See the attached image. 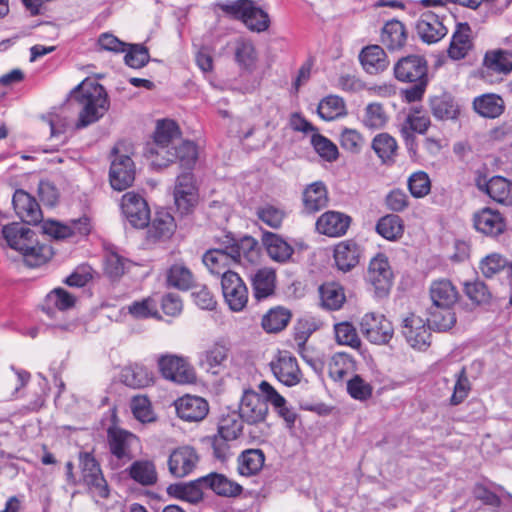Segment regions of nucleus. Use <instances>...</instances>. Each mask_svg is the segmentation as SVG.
Returning a JSON list of instances; mask_svg holds the SVG:
<instances>
[{"label":"nucleus","mask_w":512,"mask_h":512,"mask_svg":"<svg viewBox=\"0 0 512 512\" xmlns=\"http://www.w3.org/2000/svg\"><path fill=\"white\" fill-rule=\"evenodd\" d=\"M71 97L82 107L75 124L76 129L85 128L99 121L110 106L105 88L98 83L79 84L71 91Z\"/></svg>","instance_id":"obj_1"},{"label":"nucleus","mask_w":512,"mask_h":512,"mask_svg":"<svg viewBox=\"0 0 512 512\" xmlns=\"http://www.w3.org/2000/svg\"><path fill=\"white\" fill-rule=\"evenodd\" d=\"M2 234L12 249L23 254L25 262L30 267L46 263L52 255L50 246L33 245L34 232L19 223L5 225Z\"/></svg>","instance_id":"obj_2"},{"label":"nucleus","mask_w":512,"mask_h":512,"mask_svg":"<svg viewBox=\"0 0 512 512\" xmlns=\"http://www.w3.org/2000/svg\"><path fill=\"white\" fill-rule=\"evenodd\" d=\"M218 6L225 14L243 22L252 32L261 33L270 26L268 13L256 6L253 0L228 1Z\"/></svg>","instance_id":"obj_3"},{"label":"nucleus","mask_w":512,"mask_h":512,"mask_svg":"<svg viewBox=\"0 0 512 512\" xmlns=\"http://www.w3.org/2000/svg\"><path fill=\"white\" fill-rule=\"evenodd\" d=\"M78 467L80 469L81 482L87 487L91 496L96 501L97 499L108 498L110 494L109 486L93 451H79Z\"/></svg>","instance_id":"obj_4"},{"label":"nucleus","mask_w":512,"mask_h":512,"mask_svg":"<svg viewBox=\"0 0 512 512\" xmlns=\"http://www.w3.org/2000/svg\"><path fill=\"white\" fill-rule=\"evenodd\" d=\"M136 436L118 427L107 429V446L110 453V465L120 468L133 459L131 447L136 441Z\"/></svg>","instance_id":"obj_5"},{"label":"nucleus","mask_w":512,"mask_h":512,"mask_svg":"<svg viewBox=\"0 0 512 512\" xmlns=\"http://www.w3.org/2000/svg\"><path fill=\"white\" fill-rule=\"evenodd\" d=\"M174 203L181 215L189 214L198 203L199 189L192 171L177 176L174 190Z\"/></svg>","instance_id":"obj_6"},{"label":"nucleus","mask_w":512,"mask_h":512,"mask_svg":"<svg viewBox=\"0 0 512 512\" xmlns=\"http://www.w3.org/2000/svg\"><path fill=\"white\" fill-rule=\"evenodd\" d=\"M270 400L252 389L243 391L239 404V417L248 425H257L266 421Z\"/></svg>","instance_id":"obj_7"},{"label":"nucleus","mask_w":512,"mask_h":512,"mask_svg":"<svg viewBox=\"0 0 512 512\" xmlns=\"http://www.w3.org/2000/svg\"><path fill=\"white\" fill-rule=\"evenodd\" d=\"M158 366L163 378L177 384H191L196 381L195 371L184 357L163 354L158 359Z\"/></svg>","instance_id":"obj_8"},{"label":"nucleus","mask_w":512,"mask_h":512,"mask_svg":"<svg viewBox=\"0 0 512 512\" xmlns=\"http://www.w3.org/2000/svg\"><path fill=\"white\" fill-rule=\"evenodd\" d=\"M366 280L373 287L375 296L382 298L388 295L393 283V272L384 254L379 253L371 259Z\"/></svg>","instance_id":"obj_9"},{"label":"nucleus","mask_w":512,"mask_h":512,"mask_svg":"<svg viewBox=\"0 0 512 512\" xmlns=\"http://www.w3.org/2000/svg\"><path fill=\"white\" fill-rule=\"evenodd\" d=\"M224 300L233 312H241L248 304V288L236 272H226L221 279Z\"/></svg>","instance_id":"obj_10"},{"label":"nucleus","mask_w":512,"mask_h":512,"mask_svg":"<svg viewBox=\"0 0 512 512\" xmlns=\"http://www.w3.org/2000/svg\"><path fill=\"white\" fill-rule=\"evenodd\" d=\"M135 164L131 157L119 154L114 148L109 170L110 185L114 190L123 191L132 186L135 180Z\"/></svg>","instance_id":"obj_11"},{"label":"nucleus","mask_w":512,"mask_h":512,"mask_svg":"<svg viewBox=\"0 0 512 512\" xmlns=\"http://www.w3.org/2000/svg\"><path fill=\"white\" fill-rule=\"evenodd\" d=\"M181 132L178 124L174 120H158L154 132V146L147 149L151 157L161 159L167 154V151L180 141Z\"/></svg>","instance_id":"obj_12"},{"label":"nucleus","mask_w":512,"mask_h":512,"mask_svg":"<svg viewBox=\"0 0 512 512\" xmlns=\"http://www.w3.org/2000/svg\"><path fill=\"white\" fill-rule=\"evenodd\" d=\"M432 328L424 320L410 313L402 320V334L409 346L416 350H426L431 344Z\"/></svg>","instance_id":"obj_13"},{"label":"nucleus","mask_w":512,"mask_h":512,"mask_svg":"<svg viewBox=\"0 0 512 512\" xmlns=\"http://www.w3.org/2000/svg\"><path fill=\"white\" fill-rule=\"evenodd\" d=\"M360 327L362 334L373 344H386L393 336L392 323L382 314L366 313Z\"/></svg>","instance_id":"obj_14"},{"label":"nucleus","mask_w":512,"mask_h":512,"mask_svg":"<svg viewBox=\"0 0 512 512\" xmlns=\"http://www.w3.org/2000/svg\"><path fill=\"white\" fill-rule=\"evenodd\" d=\"M121 210L133 227L145 228L149 225L150 209L147 201L139 193H125L121 200Z\"/></svg>","instance_id":"obj_15"},{"label":"nucleus","mask_w":512,"mask_h":512,"mask_svg":"<svg viewBox=\"0 0 512 512\" xmlns=\"http://www.w3.org/2000/svg\"><path fill=\"white\" fill-rule=\"evenodd\" d=\"M198 158V149L193 141L183 140L176 146L171 147L167 154L161 159H153L152 163L158 167H165L169 163L178 161L180 166L187 171H191Z\"/></svg>","instance_id":"obj_16"},{"label":"nucleus","mask_w":512,"mask_h":512,"mask_svg":"<svg viewBox=\"0 0 512 512\" xmlns=\"http://www.w3.org/2000/svg\"><path fill=\"white\" fill-rule=\"evenodd\" d=\"M395 78L401 82H413L428 79L427 60L420 55L402 57L394 65Z\"/></svg>","instance_id":"obj_17"},{"label":"nucleus","mask_w":512,"mask_h":512,"mask_svg":"<svg viewBox=\"0 0 512 512\" xmlns=\"http://www.w3.org/2000/svg\"><path fill=\"white\" fill-rule=\"evenodd\" d=\"M352 222V218L342 212L329 210L324 212L316 221V231L319 234L336 238L344 236Z\"/></svg>","instance_id":"obj_18"},{"label":"nucleus","mask_w":512,"mask_h":512,"mask_svg":"<svg viewBox=\"0 0 512 512\" xmlns=\"http://www.w3.org/2000/svg\"><path fill=\"white\" fill-rule=\"evenodd\" d=\"M270 368L276 379L285 386H295L302 379L297 359L291 355L278 354L277 358L270 362Z\"/></svg>","instance_id":"obj_19"},{"label":"nucleus","mask_w":512,"mask_h":512,"mask_svg":"<svg viewBox=\"0 0 512 512\" xmlns=\"http://www.w3.org/2000/svg\"><path fill=\"white\" fill-rule=\"evenodd\" d=\"M177 416L186 422H200L209 412V404L200 396L184 395L175 401Z\"/></svg>","instance_id":"obj_20"},{"label":"nucleus","mask_w":512,"mask_h":512,"mask_svg":"<svg viewBox=\"0 0 512 512\" xmlns=\"http://www.w3.org/2000/svg\"><path fill=\"white\" fill-rule=\"evenodd\" d=\"M199 457L191 446H181L173 450L168 459L170 473L182 478L189 475L198 463Z\"/></svg>","instance_id":"obj_21"},{"label":"nucleus","mask_w":512,"mask_h":512,"mask_svg":"<svg viewBox=\"0 0 512 512\" xmlns=\"http://www.w3.org/2000/svg\"><path fill=\"white\" fill-rule=\"evenodd\" d=\"M12 204L18 217L29 225H37L42 219V212L36 199L23 189L14 192Z\"/></svg>","instance_id":"obj_22"},{"label":"nucleus","mask_w":512,"mask_h":512,"mask_svg":"<svg viewBox=\"0 0 512 512\" xmlns=\"http://www.w3.org/2000/svg\"><path fill=\"white\" fill-rule=\"evenodd\" d=\"M419 38L426 44H434L444 38L448 32L439 16L433 12H425L416 24Z\"/></svg>","instance_id":"obj_23"},{"label":"nucleus","mask_w":512,"mask_h":512,"mask_svg":"<svg viewBox=\"0 0 512 512\" xmlns=\"http://www.w3.org/2000/svg\"><path fill=\"white\" fill-rule=\"evenodd\" d=\"M474 227L487 236L496 237L505 231L506 220L498 210L485 207L474 215Z\"/></svg>","instance_id":"obj_24"},{"label":"nucleus","mask_w":512,"mask_h":512,"mask_svg":"<svg viewBox=\"0 0 512 512\" xmlns=\"http://www.w3.org/2000/svg\"><path fill=\"white\" fill-rule=\"evenodd\" d=\"M362 256L361 246L354 240H344L334 247V261L342 272H349L356 267Z\"/></svg>","instance_id":"obj_25"},{"label":"nucleus","mask_w":512,"mask_h":512,"mask_svg":"<svg viewBox=\"0 0 512 512\" xmlns=\"http://www.w3.org/2000/svg\"><path fill=\"white\" fill-rule=\"evenodd\" d=\"M252 295L256 302H261L275 294L276 273L271 268H260L250 276Z\"/></svg>","instance_id":"obj_26"},{"label":"nucleus","mask_w":512,"mask_h":512,"mask_svg":"<svg viewBox=\"0 0 512 512\" xmlns=\"http://www.w3.org/2000/svg\"><path fill=\"white\" fill-rule=\"evenodd\" d=\"M259 390L262 394L267 395L278 416L284 420L286 427L293 428L297 420V413L292 407L287 406L286 399L267 381H262L259 384Z\"/></svg>","instance_id":"obj_27"},{"label":"nucleus","mask_w":512,"mask_h":512,"mask_svg":"<svg viewBox=\"0 0 512 512\" xmlns=\"http://www.w3.org/2000/svg\"><path fill=\"white\" fill-rule=\"evenodd\" d=\"M234 263H240L242 259L253 263L259 256V243L252 236H243L240 239L231 238L226 245Z\"/></svg>","instance_id":"obj_28"},{"label":"nucleus","mask_w":512,"mask_h":512,"mask_svg":"<svg viewBox=\"0 0 512 512\" xmlns=\"http://www.w3.org/2000/svg\"><path fill=\"white\" fill-rule=\"evenodd\" d=\"M198 482L205 488L211 489L215 494L223 497H236L243 491V487L229 479L224 474L212 472L198 478Z\"/></svg>","instance_id":"obj_29"},{"label":"nucleus","mask_w":512,"mask_h":512,"mask_svg":"<svg viewBox=\"0 0 512 512\" xmlns=\"http://www.w3.org/2000/svg\"><path fill=\"white\" fill-rule=\"evenodd\" d=\"M359 61L363 69L370 75L385 71L389 60L384 49L379 45H368L359 54Z\"/></svg>","instance_id":"obj_30"},{"label":"nucleus","mask_w":512,"mask_h":512,"mask_svg":"<svg viewBox=\"0 0 512 512\" xmlns=\"http://www.w3.org/2000/svg\"><path fill=\"white\" fill-rule=\"evenodd\" d=\"M234 60L242 72L252 74L256 70L258 53L252 40L244 37L236 39Z\"/></svg>","instance_id":"obj_31"},{"label":"nucleus","mask_w":512,"mask_h":512,"mask_svg":"<svg viewBox=\"0 0 512 512\" xmlns=\"http://www.w3.org/2000/svg\"><path fill=\"white\" fill-rule=\"evenodd\" d=\"M476 185L496 202L505 203L510 198L511 183L502 176H493L489 180H486L485 176H479L476 179Z\"/></svg>","instance_id":"obj_32"},{"label":"nucleus","mask_w":512,"mask_h":512,"mask_svg":"<svg viewBox=\"0 0 512 512\" xmlns=\"http://www.w3.org/2000/svg\"><path fill=\"white\" fill-rule=\"evenodd\" d=\"M262 243L269 257L279 263L287 262L294 253V248L276 233L263 232Z\"/></svg>","instance_id":"obj_33"},{"label":"nucleus","mask_w":512,"mask_h":512,"mask_svg":"<svg viewBox=\"0 0 512 512\" xmlns=\"http://www.w3.org/2000/svg\"><path fill=\"white\" fill-rule=\"evenodd\" d=\"M432 115L441 121L456 120L460 114V106L449 93L433 96L429 99Z\"/></svg>","instance_id":"obj_34"},{"label":"nucleus","mask_w":512,"mask_h":512,"mask_svg":"<svg viewBox=\"0 0 512 512\" xmlns=\"http://www.w3.org/2000/svg\"><path fill=\"white\" fill-rule=\"evenodd\" d=\"M174 217L164 209L158 210L148 227V238L153 241L169 239L175 232Z\"/></svg>","instance_id":"obj_35"},{"label":"nucleus","mask_w":512,"mask_h":512,"mask_svg":"<svg viewBox=\"0 0 512 512\" xmlns=\"http://www.w3.org/2000/svg\"><path fill=\"white\" fill-rule=\"evenodd\" d=\"M202 261L211 274L221 276V279L224 273L232 272L229 269V265L234 263L226 245L224 248L206 251L202 257Z\"/></svg>","instance_id":"obj_36"},{"label":"nucleus","mask_w":512,"mask_h":512,"mask_svg":"<svg viewBox=\"0 0 512 512\" xmlns=\"http://www.w3.org/2000/svg\"><path fill=\"white\" fill-rule=\"evenodd\" d=\"M431 306H454L458 299V291L450 280L433 281L430 285Z\"/></svg>","instance_id":"obj_37"},{"label":"nucleus","mask_w":512,"mask_h":512,"mask_svg":"<svg viewBox=\"0 0 512 512\" xmlns=\"http://www.w3.org/2000/svg\"><path fill=\"white\" fill-rule=\"evenodd\" d=\"M304 209L307 213H316L328 204V192L322 181H316L307 186L303 192Z\"/></svg>","instance_id":"obj_38"},{"label":"nucleus","mask_w":512,"mask_h":512,"mask_svg":"<svg viewBox=\"0 0 512 512\" xmlns=\"http://www.w3.org/2000/svg\"><path fill=\"white\" fill-rule=\"evenodd\" d=\"M75 301L71 293L59 287L47 294L42 309L49 317H53L56 311L63 312L72 308Z\"/></svg>","instance_id":"obj_39"},{"label":"nucleus","mask_w":512,"mask_h":512,"mask_svg":"<svg viewBox=\"0 0 512 512\" xmlns=\"http://www.w3.org/2000/svg\"><path fill=\"white\" fill-rule=\"evenodd\" d=\"M456 320L453 306H430L428 309L427 323L429 328L439 332L450 330L455 325Z\"/></svg>","instance_id":"obj_40"},{"label":"nucleus","mask_w":512,"mask_h":512,"mask_svg":"<svg viewBox=\"0 0 512 512\" xmlns=\"http://www.w3.org/2000/svg\"><path fill=\"white\" fill-rule=\"evenodd\" d=\"M237 463L240 475L254 476L261 471L265 463V454L261 449H247L238 456Z\"/></svg>","instance_id":"obj_41"},{"label":"nucleus","mask_w":512,"mask_h":512,"mask_svg":"<svg viewBox=\"0 0 512 512\" xmlns=\"http://www.w3.org/2000/svg\"><path fill=\"white\" fill-rule=\"evenodd\" d=\"M473 108L482 117L494 119L504 112L505 105L501 96L484 94L474 99Z\"/></svg>","instance_id":"obj_42"},{"label":"nucleus","mask_w":512,"mask_h":512,"mask_svg":"<svg viewBox=\"0 0 512 512\" xmlns=\"http://www.w3.org/2000/svg\"><path fill=\"white\" fill-rule=\"evenodd\" d=\"M406 40L407 33L402 22L390 20L384 25L381 41L389 50L394 51L401 49L405 45Z\"/></svg>","instance_id":"obj_43"},{"label":"nucleus","mask_w":512,"mask_h":512,"mask_svg":"<svg viewBox=\"0 0 512 512\" xmlns=\"http://www.w3.org/2000/svg\"><path fill=\"white\" fill-rule=\"evenodd\" d=\"M121 379L126 386L132 388H144L153 383L154 375L147 367L134 364L125 367L122 370Z\"/></svg>","instance_id":"obj_44"},{"label":"nucleus","mask_w":512,"mask_h":512,"mask_svg":"<svg viewBox=\"0 0 512 512\" xmlns=\"http://www.w3.org/2000/svg\"><path fill=\"white\" fill-rule=\"evenodd\" d=\"M469 33L470 27L468 23H459L457 25V29L452 35L448 48V55L450 58L460 60L467 55L471 48Z\"/></svg>","instance_id":"obj_45"},{"label":"nucleus","mask_w":512,"mask_h":512,"mask_svg":"<svg viewBox=\"0 0 512 512\" xmlns=\"http://www.w3.org/2000/svg\"><path fill=\"white\" fill-rule=\"evenodd\" d=\"M483 64L495 73L507 75L512 72V51L504 49L487 51Z\"/></svg>","instance_id":"obj_46"},{"label":"nucleus","mask_w":512,"mask_h":512,"mask_svg":"<svg viewBox=\"0 0 512 512\" xmlns=\"http://www.w3.org/2000/svg\"><path fill=\"white\" fill-rule=\"evenodd\" d=\"M371 146L376 155L381 159L382 163H394L398 145L396 139L390 134H377L373 138Z\"/></svg>","instance_id":"obj_47"},{"label":"nucleus","mask_w":512,"mask_h":512,"mask_svg":"<svg viewBox=\"0 0 512 512\" xmlns=\"http://www.w3.org/2000/svg\"><path fill=\"white\" fill-rule=\"evenodd\" d=\"M131 479L143 486H151L157 482L158 475L155 464L149 460H137L129 468Z\"/></svg>","instance_id":"obj_48"},{"label":"nucleus","mask_w":512,"mask_h":512,"mask_svg":"<svg viewBox=\"0 0 512 512\" xmlns=\"http://www.w3.org/2000/svg\"><path fill=\"white\" fill-rule=\"evenodd\" d=\"M322 306L330 311L339 310L345 302L343 288L335 283H324L319 288Z\"/></svg>","instance_id":"obj_49"},{"label":"nucleus","mask_w":512,"mask_h":512,"mask_svg":"<svg viewBox=\"0 0 512 512\" xmlns=\"http://www.w3.org/2000/svg\"><path fill=\"white\" fill-rule=\"evenodd\" d=\"M200 486L202 485L198 482V479L189 483L171 484L167 488V493L174 498L194 504L201 501L203 498V492Z\"/></svg>","instance_id":"obj_50"},{"label":"nucleus","mask_w":512,"mask_h":512,"mask_svg":"<svg viewBox=\"0 0 512 512\" xmlns=\"http://www.w3.org/2000/svg\"><path fill=\"white\" fill-rule=\"evenodd\" d=\"M376 232L384 239L394 241L403 235V220L396 214L383 216L377 221Z\"/></svg>","instance_id":"obj_51"},{"label":"nucleus","mask_w":512,"mask_h":512,"mask_svg":"<svg viewBox=\"0 0 512 512\" xmlns=\"http://www.w3.org/2000/svg\"><path fill=\"white\" fill-rule=\"evenodd\" d=\"M291 319L289 310L276 307L270 309L262 318V327L268 333H276L283 330Z\"/></svg>","instance_id":"obj_52"},{"label":"nucleus","mask_w":512,"mask_h":512,"mask_svg":"<svg viewBox=\"0 0 512 512\" xmlns=\"http://www.w3.org/2000/svg\"><path fill=\"white\" fill-rule=\"evenodd\" d=\"M193 274L183 264H174L167 271V285L179 290H188L193 285Z\"/></svg>","instance_id":"obj_53"},{"label":"nucleus","mask_w":512,"mask_h":512,"mask_svg":"<svg viewBox=\"0 0 512 512\" xmlns=\"http://www.w3.org/2000/svg\"><path fill=\"white\" fill-rule=\"evenodd\" d=\"M388 115L380 103H370L364 110L362 123L370 130H378L385 127Z\"/></svg>","instance_id":"obj_54"},{"label":"nucleus","mask_w":512,"mask_h":512,"mask_svg":"<svg viewBox=\"0 0 512 512\" xmlns=\"http://www.w3.org/2000/svg\"><path fill=\"white\" fill-rule=\"evenodd\" d=\"M511 263L512 262L507 261L502 255L492 253L481 260L479 269L484 277L492 278L501 272L507 275L508 267Z\"/></svg>","instance_id":"obj_55"},{"label":"nucleus","mask_w":512,"mask_h":512,"mask_svg":"<svg viewBox=\"0 0 512 512\" xmlns=\"http://www.w3.org/2000/svg\"><path fill=\"white\" fill-rule=\"evenodd\" d=\"M130 408L133 416L141 423H151L156 420L151 401L147 396H134L131 399Z\"/></svg>","instance_id":"obj_56"},{"label":"nucleus","mask_w":512,"mask_h":512,"mask_svg":"<svg viewBox=\"0 0 512 512\" xmlns=\"http://www.w3.org/2000/svg\"><path fill=\"white\" fill-rule=\"evenodd\" d=\"M345 103L339 96H327L318 105V115L325 121H332L343 113Z\"/></svg>","instance_id":"obj_57"},{"label":"nucleus","mask_w":512,"mask_h":512,"mask_svg":"<svg viewBox=\"0 0 512 512\" xmlns=\"http://www.w3.org/2000/svg\"><path fill=\"white\" fill-rule=\"evenodd\" d=\"M336 341L339 345L348 346L352 349H358L361 340L357 334L356 328L349 322H342L335 325L334 328Z\"/></svg>","instance_id":"obj_58"},{"label":"nucleus","mask_w":512,"mask_h":512,"mask_svg":"<svg viewBox=\"0 0 512 512\" xmlns=\"http://www.w3.org/2000/svg\"><path fill=\"white\" fill-rule=\"evenodd\" d=\"M311 143L318 155L327 162H335L339 157L337 146L327 137L314 134Z\"/></svg>","instance_id":"obj_59"},{"label":"nucleus","mask_w":512,"mask_h":512,"mask_svg":"<svg viewBox=\"0 0 512 512\" xmlns=\"http://www.w3.org/2000/svg\"><path fill=\"white\" fill-rule=\"evenodd\" d=\"M243 422L239 415L233 414L222 417L218 424L217 435L236 440L242 434Z\"/></svg>","instance_id":"obj_60"},{"label":"nucleus","mask_w":512,"mask_h":512,"mask_svg":"<svg viewBox=\"0 0 512 512\" xmlns=\"http://www.w3.org/2000/svg\"><path fill=\"white\" fill-rule=\"evenodd\" d=\"M431 125L429 116L421 114V111L415 109L409 113L402 123L400 130H406L408 133L425 134Z\"/></svg>","instance_id":"obj_61"},{"label":"nucleus","mask_w":512,"mask_h":512,"mask_svg":"<svg viewBox=\"0 0 512 512\" xmlns=\"http://www.w3.org/2000/svg\"><path fill=\"white\" fill-rule=\"evenodd\" d=\"M128 311L137 319L162 318L158 312L156 301L150 297L133 302L129 306Z\"/></svg>","instance_id":"obj_62"},{"label":"nucleus","mask_w":512,"mask_h":512,"mask_svg":"<svg viewBox=\"0 0 512 512\" xmlns=\"http://www.w3.org/2000/svg\"><path fill=\"white\" fill-rule=\"evenodd\" d=\"M150 59L148 49L142 44H131L124 56L125 64L134 69L144 67Z\"/></svg>","instance_id":"obj_63"},{"label":"nucleus","mask_w":512,"mask_h":512,"mask_svg":"<svg viewBox=\"0 0 512 512\" xmlns=\"http://www.w3.org/2000/svg\"><path fill=\"white\" fill-rule=\"evenodd\" d=\"M408 189L415 198L426 196L431 189V182L428 174L424 171H417L408 178Z\"/></svg>","instance_id":"obj_64"}]
</instances>
